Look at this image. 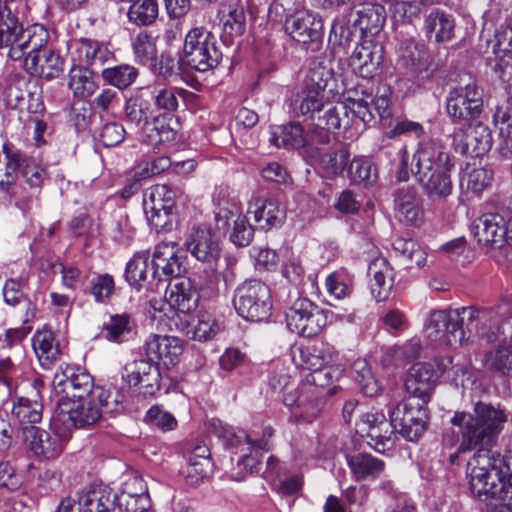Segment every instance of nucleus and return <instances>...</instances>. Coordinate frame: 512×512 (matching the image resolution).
I'll use <instances>...</instances> for the list:
<instances>
[{
  "label": "nucleus",
  "mask_w": 512,
  "mask_h": 512,
  "mask_svg": "<svg viewBox=\"0 0 512 512\" xmlns=\"http://www.w3.org/2000/svg\"><path fill=\"white\" fill-rule=\"evenodd\" d=\"M165 300L172 308L188 313L197 307L199 295L190 279L181 278L168 285Z\"/></svg>",
  "instance_id": "nucleus-28"
},
{
  "label": "nucleus",
  "mask_w": 512,
  "mask_h": 512,
  "mask_svg": "<svg viewBox=\"0 0 512 512\" xmlns=\"http://www.w3.org/2000/svg\"><path fill=\"white\" fill-rule=\"evenodd\" d=\"M435 386L433 367L426 363H416L408 371L405 379V389L412 398L419 402L428 403Z\"/></svg>",
  "instance_id": "nucleus-22"
},
{
  "label": "nucleus",
  "mask_w": 512,
  "mask_h": 512,
  "mask_svg": "<svg viewBox=\"0 0 512 512\" xmlns=\"http://www.w3.org/2000/svg\"><path fill=\"white\" fill-rule=\"evenodd\" d=\"M175 199L176 193L166 184L154 185L145 193L144 213L150 225L156 230L170 224Z\"/></svg>",
  "instance_id": "nucleus-12"
},
{
  "label": "nucleus",
  "mask_w": 512,
  "mask_h": 512,
  "mask_svg": "<svg viewBox=\"0 0 512 512\" xmlns=\"http://www.w3.org/2000/svg\"><path fill=\"white\" fill-rule=\"evenodd\" d=\"M292 105L311 120H315L319 115H323L326 109L334 106L325 101L324 93L303 86L301 91L294 95Z\"/></svg>",
  "instance_id": "nucleus-34"
},
{
  "label": "nucleus",
  "mask_w": 512,
  "mask_h": 512,
  "mask_svg": "<svg viewBox=\"0 0 512 512\" xmlns=\"http://www.w3.org/2000/svg\"><path fill=\"white\" fill-rule=\"evenodd\" d=\"M287 327L303 337L318 335L327 324L325 312L306 297L297 298L286 312Z\"/></svg>",
  "instance_id": "nucleus-10"
},
{
  "label": "nucleus",
  "mask_w": 512,
  "mask_h": 512,
  "mask_svg": "<svg viewBox=\"0 0 512 512\" xmlns=\"http://www.w3.org/2000/svg\"><path fill=\"white\" fill-rule=\"evenodd\" d=\"M248 213L253 214L254 221L263 230H269L281 225L285 218V212L279 204L265 197H255L249 202Z\"/></svg>",
  "instance_id": "nucleus-30"
},
{
  "label": "nucleus",
  "mask_w": 512,
  "mask_h": 512,
  "mask_svg": "<svg viewBox=\"0 0 512 512\" xmlns=\"http://www.w3.org/2000/svg\"><path fill=\"white\" fill-rule=\"evenodd\" d=\"M347 108L348 116L351 120V125L359 121L363 124L370 123L374 119L372 108L364 99H349L348 105L341 103Z\"/></svg>",
  "instance_id": "nucleus-62"
},
{
  "label": "nucleus",
  "mask_w": 512,
  "mask_h": 512,
  "mask_svg": "<svg viewBox=\"0 0 512 512\" xmlns=\"http://www.w3.org/2000/svg\"><path fill=\"white\" fill-rule=\"evenodd\" d=\"M132 48L135 60L139 64L146 65L156 59L157 48L155 39L146 31L138 33L133 38Z\"/></svg>",
  "instance_id": "nucleus-50"
},
{
  "label": "nucleus",
  "mask_w": 512,
  "mask_h": 512,
  "mask_svg": "<svg viewBox=\"0 0 512 512\" xmlns=\"http://www.w3.org/2000/svg\"><path fill=\"white\" fill-rule=\"evenodd\" d=\"M183 52V62L199 72L215 68L222 59L215 36L203 28L189 31L185 37Z\"/></svg>",
  "instance_id": "nucleus-6"
},
{
  "label": "nucleus",
  "mask_w": 512,
  "mask_h": 512,
  "mask_svg": "<svg viewBox=\"0 0 512 512\" xmlns=\"http://www.w3.org/2000/svg\"><path fill=\"white\" fill-rule=\"evenodd\" d=\"M492 70L496 77L502 82L508 102L512 104V62L500 58L495 62Z\"/></svg>",
  "instance_id": "nucleus-64"
},
{
  "label": "nucleus",
  "mask_w": 512,
  "mask_h": 512,
  "mask_svg": "<svg viewBox=\"0 0 512 512\" xmlns=\"http://www.w3.org/2000/svg\"><path fill=\"white\" fill-rule=\"evenodd\" d=\"M396 216L400 222L417 226L424 218L422 199L414 188L398 191L395 198Z\"/></svg>",
  "instance_id": "nucleus-24"
},
{
  "label": "nucleus",
  "mask_w": 512,
  "mask_h": 512,
  "mask_svg": "<svg viewBox=\"0 0 512 512\" xmlns=\"http://www.w3.org/2000/svg\"><path fill=\"white\" fill-rule=\"evenodd\" d=\"M491 180L492 172L490 170L483 167L475 168L466 175V188L478 195L490 185Z\"/></svg>",
  "instance_id": "nucleus-63"
},
{
  "label": "nucleus",
  "mask_w": 512,
  "mask_h": 512,
  "mask_svg": "<svg viewBox=\"0 0 512 512\" xmlns=\"http://www.w3.org/2000/svg\"><path fill=\"white\" fill-rule=\"evenodd\" d=\"M153 265L156 271L161 269L168 276H178L182 271L174 246L170 244H160L156 247Z\"/></svg>",
  "instance_id": "nucleus-45"
},
{
  "label": "nucleus",
  "mask_w": 512,
  "mask_h": 512,
  "mask_svg": "<svg viewBox=\"0 0 512 512\" xmlns=\"http://www.w3.org/2000/svg\"><path fill=\"white\" fill-rule=\"evenodd\" d=\"M116 494L107 486L99 485L85 492L79 498L80 512H112Z\"/></svg>",
  "instance_id": "nucleus-32"
},
{
  "label": "nucleus",
  "mask_w": 512,
  "mask_h": 512,
  "mask_svg": "<svg viewBox=\"0 0 512 512\" xmlns=\"http://www.w3.org/2000/svg\"><path fill=\"white\" fill-rule=\"evenodd\" d=\"M505 458L500 454L478 455L471 467V493L480 500L499 502L500 512H512V477L505 474Z\"/></svg>",
  "instance_id": "nucleus-4"
},
{
  "label": "nucleus",
  "mask_w": 512,
  "mask_h": 512,
  "mask_svg": "<svg viewBox=\"0 0 512 512\" xmlns=\"http://www.w3.org/2000/svg\"><path fill=\"white\" fill-rule=\"evenodd\" d=\"M77 59L81 64H103L109 56V51L99 42L81 38L76 43Z\"/></svg>",
  "instance_id": "nucleus-44"
},
{
  "label": "nucleus",
  "mask_w": 512,
  "mask_h": 512,
  "mask_svg": "<svg viewBox=\"0 0 512 512\" xmlns=\"http://www.w3.org/2000/svg\"><path fill=\"white\" fill-rule=\"evenodd\" d=\"M138 76L136 68L130 65H119L102 71V78L119 89H125L134 83Z\"/></svg>",
  "instance_id": "nucleus-51"
},
{
  "label": "nucleus",
  "mask_w": 512,
  "mask_h": 512,
  "mask_svg": "<svg viewBox=\"0 0 512 512\" xmlns=\"http://www.w3.org/2000/svg\"><path fill=\"white\" fill-rule=\"evenodd\" d=\"M23 440L38 457L53 459L63 450V443L57 434H51L34 425L23 426Z\"/></svg>",
  "instance_id": "nucleus-23"
},
{
  "label": "nucleus",
  "mask_w": 512,
  "mask_h": 512,
  "mask_svg": "<svg viewBox=\"0 0 512 512\" xmlns=\"http://www.w3.org/2000/svg\"><path fill=\"white\" fill-rule=\"evenodd\" d=\"M356 31V23L350 25L346 17L337 18L331 28L329 43L335 53L346 52Z\"/></svg>",
  "instance_id": "nucleus-43"
},
{
  "label": "nucleus",
  "mask_w": 512,
  "mask_h": 512,
  "mask_svg": "<svg viewBox=\"0 0 512 512\" xmlns=\"http://www.w3.org/2000/svg\"><path fill=\"white\" fill-rule=\"evenodd\" d=\"M482 365L490 374L512 378V346L500 344L487 351L483 356Z\"/></svg>",
  "instance_id": "nucleus-33"
},
{
  "label": "nucleus",
  "mask_w": 512,
  "mask_h": 512,
  "mask_svg": "<svg viewBox=\"0 0 512 512\" xmlns=\"http://www.w3.org/2000/svg\"><path fill=\"white\" fill-rule=\"evenodd\" d=\"M370 280V289L377 302L385 301L394 284L393 268L384 258H376L368 267Z\"/></svg>",
  "instance_id": "nucleus-31"
},
{
  "label": "nucleus",
  "mask_w": 512,
  "mask_h": 512,
  "mask_svg": "<svg viewBox=\"0 0 512 512\" xmlns=\"http://www.w3.org/2000/svg\"><path fill=\"white\" fill-rule=\"evenodd\" d=\"M44 26L34 24L26 28L15 13L8 7L0 8V50L14 61L22 60L27 47H34L41 39L40 29Z\"/></svg>",
  "instance_id": "nucleus-5"
},
{
  "label": "nucleus",
  "mask_w": 512,
  "mask_h": 512,
  "mask_svg": "<svg viewBox=\"0 0 512 512\" xmlns=\"http://www.w3.org/2000/svg\"><path fill=\"white\" fill-rule=\"evenodd\" d=\"M346 462L355 481H371L379 478L384 470L383 460L366 452L346 455Z\"/></svg>",
  "instance_id": "nucleus-27"
},
{
  "label": "nucleus",
  "mask_w": 512,
  "mask_h": 512,
  "mask_svg": "<svg viewBox=\"0 0 512 512\" xmlns=\"http://www.w3.org/2000/svg\"><path fill=\"white\" fill-rule=\"evenodd\" d=\"M506 310L503 306L498 307V311L474 306L462 307L451 312L434 310L425 322V333L431 341L439 345H465L471 339V323L476 320H492L496 315H503Z\"/></svg>",
  "instance_id": "nucleus-3"
},
{
  "label": "nucleus",
  "mask_w": 512,
  "mask_h": 512,
  "mask_svg": "<svg viewBox=\"0 0 512 512\" xmlns=\"http://www.w3.org/2000/svg\"><path fill=\"white\" fill-rule=\"evenodd\" d=\"M159 8L156 0H136L128 10V19L138 26H147L155 22Z\"/></svg>",
  "instance_id": "nucleus-46"
},
{
  "label": "nucleus",
  "mask_w": 512,
  "mask_h": 512,
  "mask_svg": "<svg viewBox=\"0 0 512 512\" xmlns=\"http://www.w3.org/2000/svg\"><path fill=\"white\" fill-rule=\"evenodd\" d=\"M41 39L37 40L35 48L27 47L25 56L21 60L25 70L36 76L53 79L64 70L63 58L49 47V32L43 27L40 29Z\"/></svg>",
  "instance_id": "nucleus-9"
},
{
  "label": "nucleus",
  "mask_w": 512,
  "mask_h": 512,
  "mask_svg": "<svg viewBox=\"0 0 512 512\" xmlns=\"http://www.w3.org/2000/svg\"><path fill=\"white\" fill-rule=\"evenodd\" d=\"M122 379L128 387L142 386L147 389L159 387L160 372L156 365L146 360H134L124 366Z\"/></svg>",
  "instance_id": "nucleus-25"
},
{
  "label": "nucleus",
  "mask_w": 512,
  "mask_h": 512,
  "mask_svg": "<svg viewBox=\"0 0 512 512\" xmlns=\"http://www.w3.org/2000/svg\"><path fill=\"white\" fill-rule=\"evenodd\" d=\"M144 351L150 362L170 368L179 362L183 343L174 336L154 334L146 340Z\"/></svg>",
  "instance_id": "nucleus-18"
},
{
  "label": "nucleus",
  "mask_w": 512,
  "mask_h": 512,
  "mask_svg": "<svg viewBox=\"0 0 512 512\" xmlns=\"http://www.w3.org/2000/svg\"><path fill=\"white\" fill-rule=\"evenodd\" d=\"M354 22L359 25L362 32L376 33L385 22V17L377 8H367L357 12Z\"/></svg>",
  "instance_id": "nucleus-60"
},
{
  "label": "nucleus",
  "mask_w": 512,
  "mask_h": 512,
  "mask_svg": "<svg viewBox=\"0 0 512 512\" xmlns=\"http://www.w3.org/2000/svg\"><path fill=\"white\" fill-rule=\"evenodd\" d=\"M188 470L186 480L190 485H198L213 471L210 450L205 443L196 442L187 450Z\"/></svg>",
  "instance_id": "nucleus-26"
},
{
  "label": "nucleus",
  "mask_w": 512,
  "mask_h": 512,
  "mask_svg": "<svg viewBox=\"0 0 512 512\" xmlns=\"http://www.w3.org/2000/svg\"><path fill=\"white\" fill-rule=\"evenodd\" d=\"M312 121L313 127L305 133L306 153L309 158L312 147H317L318 144H328L330 142L331 131L340 129L341 127L348 129L351 124L347 108L342 104L329 107L325 110L323 115H319Z\"/></svg>",
  "instance_id": "nucleus-13"
},
{
  "label": "nucleus",
  "mask_w": 512,
  "mask_h": 512,
  "mask_svg": "<svg viewBox=\"0 0 512 512\" xmlns=\"http://www.w3.org/2000/svg\"><path fill=\"white\" fill-rule=\"evenodd\" d=\"M246 17L243 7L236 6L223 18V32L230 37L241 36L245 31Z\"/></svg>",
  "instance_id": "nucleus-61"
},
{
  "label": "nucleus",
  "mask_w": 512,
  "mask_h": 512,
  "mask_svg": "<svg viewBox=\"0 0 512 512\" xmlns=\"http://www.w3.org/2000/svg\"><path fill=\"white\" fill-rule=\"evenodd\" d=\"M453 145L463 155L480 157L491 149L492 134L489 127L481 122L470 123L454 132Z\"/></svg>",
  "instance_id": "nucleus-16"
},
{
  "label": "nucleus",
  "mask_w": 512,
  "mask_h": 512,
  "mask_svg": "<svg viewBox=\"0 0 512 512\" xmlns=\"http://www.w3.org/2000/svg\"><path fill=\"white\" fill-rule=\"evenodd\" d=\"M53 387L58 393H64L67 398L83 400L92 392L93 378L80 367L67 365L53 379Z\"/></svg>",
  "instance_id": "nucleus-17"
},
{
  "label": "nucleus",
  "mask_w": 512,
  "mask_h": 512,
  "mask_svg": "<svg viewBox=\"0 0 512 512\" xmlns=\"http://www.w3.org/2000/svg\"><path fill=\"white\" fill-rule=\"evenodd\" d=\"M271 134L270 142L279 148L298 149L306 144L305 133L299 124L290 123L275 127Z\"/></svg>",
  "instance_id": "nucleus-39"
},
{
  "label": "nucleus",
  "mask_w": 512,
  "mask_h": 512,
  "mask_svg": "<svg viewBox=\"0 0 512 512\" xmlns=\"http://www.w3.org/2000/svg\"><path fill=\"white\" fill-rule=\"evenodd\" d=\"M220 330L215 316L207 311L199 312L187 326L186 336L190 339L206 341L213 338Z\"/></svg>",
  "instance_id": "nucleus-40"
},
{
  "label": "nucleus",
  "mask_w": 512,
  "mask_h": 512,
  "mask_svg": "<svg viewBox=\"0 0 512 512\" xmlns=\"http://www.w3.org/2000/svg\"><path fill=\"white\" fill-rule=\"evenodd\" d=\"M435 0H396L389 6L391 17L395 23H412L419 18L423 7L433 4Z\"/></svg>",
  "instance_id": "nucleus-41"
},
{
  "label": "nucleus",
  "mask_w": 512,
  "mask_h": 512,
  "mask_svg": "<svg viewBox=\"0 0 512 512\" xmlns=\"http://www.w3.org/2000/svg\"><path fill=\"white\" fill-rule=\"evenodd\" d=\"M133 329L134 322L131 320L130 315L126 313L111 316L110 321L104 326L105 337L115 342L124 341Z\"/></svg>",
  "instance_id": "nucleus-52"
},
{
  "label": "nucleus",
  "mask_w": 512,
  "mask_h": 512,
  "mask_svg": "<svg viewBox=\"0 0 512 512\" xmlns=\"http://www.w3.org/2000/svg\"><path fill=\"white\" fill-rule=\"evenodd\" d=\"M33 349L44 367H49L57 360L60 349L52 331L43 329L37 331L32 339Z\"/></svg>",
  "instance_id": "nucleus-37"
},
{
  "label": "nucleus",
  "mask_w": 512,
  "mask_h": 512,
  "mask_svg": "<svg viewBox=\"0 0 512 512\" xmlns=\"http://www.w3.org/2000/svg\"><path fill=\"white\" fill-rule=\"evenodd\" d=\"M148 258L144 255H135L126 266L125 278L127 282L136 288H140L146 281Z\"/></svg>",
  "instance_id": "nucleus-59"
},
{
  "label": "nucleus",
  "mask_w": 512,
  "mask_h": 512,
  "mask_svg": "<svg viewBox=\"0 0 512 512\" xmlns=\"http://www.w3.org/2000/svg\"><path fill=\"white\" fill-rule=\"evenodd\" d=\"M120 496L139 497L141 509H149L151 507L147 484L137 473L127 474Z\"/></svg>",
  "instance_id": "nucleus-54"
},
{
  "label": "nucleus",
  "mask_w": 512,
  "mask_h": 512,
  "mask_svg": "<svg viewBox=\"0 0 512 512\" xmlns=\"http://www.w3.org/2000/svg\"><path fill=\"white\" fill-rule=\"evenodd\" d=\"M125 119L137 127H142L148 123L149 108L148 105L138 97L127 99L125 104Z\"/></svg>",
  "instance_id": "nucleus-58"
},
{
  "label": "nucleus",
  "mask_w": 512,
  "mask_h": 512,
  "mask_svg": "<svg viewBox=\"0 0 512 512\" xmlns=\"http://www.w3.org/2000/svg\"><path fill=\"white\" fill-rule=\"evenodd\" d=\"M482 94L474 81L449 92L446 110L453 121L471 120L482 112Z\"/></svg>",
  "instance_id": "nucleus-14"
},
{
  "label": "nucleus",
  "mask_w": 512,
  "mask_h": 512,
  "mask_svg": "<svg viewBox=\"0 0 512 512\" xmlns=\"http://www.w3.org/2000/svg\"><path fill=\"white\" fill-rule=\"evenodd\" d=\"M356 426L357 431L369 439L368 445L375 451L384 452L392 447L397 429L391 418L387 420L383 414L365 413Z\"/></svg>",
  "instance_id": "nucleus-15"
},
{
  "label": "nucleus",
  "mask_w": 512,
  "mask_h": 512,
  "mask_svg": "<svg viewBox=\"0 0 512 512\" xmlns=\"http://www.w3.org/2000/svg\"><path fill=\"white\" fill-rule=\"evenodd\" d=\"M310 159L318 166L325 177L333 179L341 175L348 167L350 153L345 147L331 152H322L320 148L312 147Z\"/></svg>",
  "instance_id": "nucleus-29"
},
{
  "label": "nucleus",
  "mask_w": 512,
  "mask_h": 512,
  "mask_svg": "<svg viewBox=\"0 0 512 512\" xmlns=\"http://www.w3.org/2000/svg\"><path fill=\"white\" fill-rule=\"evenodd\" d=\"M393 249L403 256L410 266L424 267L426 264V251L412 239L396 238L392 243Z\"/></svg>",
  "instance_id": "nucleus-48"
},
{
  "label": "nucleus",
  "mask_w": 512,
  "mask_h": 512,
  "mask_svg": "<svg viewBox=\"0 0 512 512\" xmlns=\"http://www.w3.org/2000/svg\"><path fill=\"white\" fill-rule=\"evenodd\" d=\"M353 378L361 387L362 392L368 396L373 397L379 393L381 386L375 379L374 375L367 362L363 359H358L352 364Z\"/></svg>",
  "instance_id": "nucleus-49"
},
{
  "label": "nucleus",
  "mask_w": 512,
  "mask_h": 512,
  "mask_svg": "<svg viewBox=\"0 0 512 512\" xmlns=\"http://www.w3.org/2000/svg\"><path fill=\"white\" fill-rule=\"evenodd\" d=\"M332 79V69L320 62H313L304 78L303 87L324 93Z\"/></svg>",
  "instance_id": "nucleus-53"
},
{
  "label": "nucleus",
  "mask_w": 512,
  "mask_h": 512,
  "mask_svg": "<svg viewBox=\"0 0 512 512\" xmlns=\"http://www.w3.org/2000/svg\"><path fill=\"white\" fill-rule=\"evenodd\" d=\"M383 60V48L372 40H365L356 46L350 56L349 64L361 77L372 78L379 70Z\"/></svg>",
  "instance_id": "nucleus-20"
},
{
  "label": "nucleus",
  "mask_w": 512,
  "mask_h": 512,
  "mask_svg": "<svg viewBox=\"0 0 512 512\" xmlns=\"http://www.w3.org/2000/svg\"><path fill=\"white\" fill-rule=\"evenodd\" d=\"M331 355H324L316 347L300 346L293 351V361L297 367L312 372L331 360Z\"/></svg>",
  "instance_id": "nucleus-47"
},
{
  "label": "nucleus",
  "mask_w": 512,
  "mask_h": 512,
  "mask_svg": "<svg viewBox=\"0 0 512 512\" xmlns=\"http://www.w3.org/2000/svg\"><path fill=\"white\" fill-rule=\"evenodd\" d=\"M43 405L41 394L35 392L28 396L18 397L14 402L12 415L25 426L33 425L42 418Z\"/></svg>",
  "instance_id": "nucleus-35"
},
{
  "label": "nucleus",
  "mask_w": 512,
  "mask_h": 512,
  "mask_svg": "<svg viewBox=\"0 0 512 512\" xmlns=\"http://www.w3.org/2000/svg\"><path fill=\"white\" fill-rule=\"evenodd\" d=\"M237 313L249 321H264L271 315L272 304L269 287L258 280L239 286L233 298Z\"/></svg>",
  "instance_id": "nucleus-7"
},
{
  "label": "nucleus",
  "mask_w": 512,
  "mask_h": 512,
  "mask_svg": "<svg viewBox=\"0 0 512 512\" xmlns=\"http://www.w3.org/2000/svg\"><path fill=\"white\" fill-rule=\"evenodd\" d=\"M506 216L487 213L474 221L473 232L479 244L501 247L504 242L512 245V195L504 202Z\"/></svg>",
  "instance_id": "nucleus-8"
},
{
  "label": "nucleus",
  "mask_w": 512,
  "mask_h": 512,
  "mask_svg": "<svg viewBox=\"0 0 512 512\" xmlns=\"http://www.w3.org/2000/svg\"><path fill=\"white\" fill-rule=\"evenodd\" d=\"M509 414L500 405L478 401L474 404L473 413L456 412L451 418V424L459 428L460 443L457 450L450 454L449 462L454 465L462 453L475 450L466 467V477L471 490V467L478 455H497L493 450L498 437L508 421Z\"/></svg>",
  "instance_id": "nucleus-1"
},
{
  "label": "nucleus",
  "mask_w": 512,
  "mask_h": 512,
  "mask_svg": "<svg viewBox=\"0 0 512 512\" xmlns=\"http://www.w3.org/2000/svg\"><path fill=\"white\" fill-rule=\"evenodd\" d=\"M322 21L310 12H297L285 21V31L295 41L317 43L322 38Z\"/></svg>",
  "instance_id": "nucleus-19"
},
{
  "label": "nucleus",
  "mask_w": 512,
  "mask_h": 512,
  "mask_svg": "<svg viewBox=\"0 0 512 512\" xmlns=\"http://www.w3.org/2000/svg\"><path fill=\"white\" fill-rule=\"evenodd\" d=\"M348 164V177L353 183L371 184L375 181L376 174L366 158L355 157Z\"/></svg>",
  "instance_id": "nucleus-56"
},
{
  "label": "nucleus",
  "mask_w": 512,
  "mask_h": 512,
  "mask_svg": "<svg viewBox=\"0 0 512 512\" xmlns=\"http://www.w3.org/2000/svg\"><path fill=\"white\" fill-rule=\"evenodd\" d=\"M298 407L303 409V415L307 418H315L320 414L322 399L317 389L309 386H302L301 393L296 400Z\"/></svg>",
  "instance_id": "nucleus-55"
},
{
  "label": "nucleus",
  "mask_w": 512,
  "mask_h": 512,
  "mask_svg": "<svg viewBox=\"0 0 512 512\" xmlns=\"http://www.w3.org/2000/svg\"><path fill=\"white\" fill-rule=\"evenodd\" d=\"M455 23L450 15L439 10L432 11L425 19L424 29L427 34H435V41L444 43L454 37Z\"/></svg>",
  "instance_id": "nucleus-38"
},
{
  "label": "nucleus",
  "mask_w": 512,
  "mask_h": 512,
  "mask_svg": "<svg viewBox=\"0 0 512 512\" xmlns=\"http://www.w3.org/2000/svg\"><path fill=\"white\" fill-rule=\"evenodd\" d=\"M389 414L397 432L410 441L419 438L427 429V404L416 399L408 398L399 402Z\"/></svg>",
  "instance_id": "nucleus-11"
},
{
  "label": "nucleus",
  "mask_w": 512,
  "mask_h": 512,
  "mask_svg": "<svg viewBox=\"0 0 512 512\" xmlns=\"http://www.w3.org/2000/svg\"><path fill=\"white\" fill-rule=\"evenodd\" d=\"M416 181L424 194L433 201L446 199L452 193L450 172L454 163L440 141L427 140L419 144L413 156Z\"/></svg>",
  "instance_id": "nucleus-2"
},
{
  "label": "nucleus",
  "mask_w": 512,
  "mask_h": 512,
  "mask_svg": "<svg viewBox=\"0 0 512 512\" xmlns=\"http://www.w3.org/2000/svg\"><path fill=\"white\" fill-rule=\"evenodd\" d=\"M340 375V370L334 366H328L325 363L323 366L313 370L306 376V383L302 386H309L316 388H326L330 386L334 380Z\"/></svg>",
  "instance_id": "nucleus-57"
},
{
  "label": "nucleus",
  "mask_w": 512,
  "mask_h": 512,
  "mask_svg": "<svg viewBox=\"0 0 512 512\" xmlns=\"http://www.w3.org/2000/svg\"><path fill=\"white\" fill-rule=\"evenodd\" d=\"M184 245L196 259L202 262H210L220 255L219 240L208 227L192 228Z\"/></svg>",
  "instance_id": "nucleus-21"
},
{
  "label": "nucleus",
  "mask_w": 512,
  "mask_h": 512,
  "mask_svg": "<svg viewBox=\"0 0 512 512\" xmlns=\"http://www.w3.org/2000/svg\"><path fill=\"white\" fill-rule=\"evenodd\" d=\"M68 419L74 427H85L97 422L100 415V407L96 403L89 401L88 398L82 401L73 400L72 407L67 410Z\"/></svg>",
  "instance_id": "nucleus-42"
},
{
  "label": "nucleus",
  "mask_w": 512,
  "mask_h": 512,
  "mask_svg": "<svg viewBox=\"0 0 512 512\" xmlns=\"http://www.w3.org/2000/svg\"><path fill=\"white\" fill-rule=\"evenodd\" d=\"M68 86L75 97H91L98 85L93 72L82 65H75L69 71Z\"/></svg>",
  "instance_id": "nucleus-36"
}]
</instances>
